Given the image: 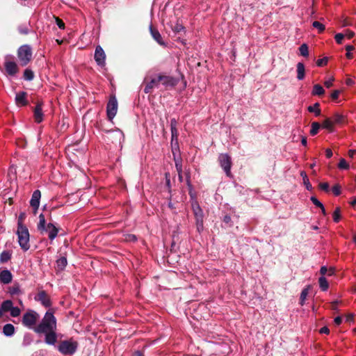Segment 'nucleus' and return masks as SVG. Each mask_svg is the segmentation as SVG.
I'll use <instances>...</instances> for the list:
<instances>
[{
  "instance_id": "nucleus-28",
  "label": "nucleus",
  "mask_w": 356,
  "mask_h": 356,
  "mask_svg": "<svg viewBox=\"0 0 356 356\" xmlns=\"http://www.w3.org/2000/svg\"><path fill=\"white\" fill-rule=\"evenodd\" d=\"M333 125L334 124L332 119L326 118L322 124V127L332 132L333 131Z\"/></svg>"
},
{
  "instance_id": "nucleus-61",
  "label": "nucleus",
  "mask_w": 356,
  "mask_h": 356,
  "mask_svg": "<svg viewBox=\"0 0 356 356\" xmlns=\"http://www.w3.org/2000/svg\"><path fill=\"white\" fill-rule=\"evenodd\" d=\"M348 155L350 157L354 159L356 157V150L355 149H350L348 152Z\"/></svg>"
},
{
  "instance_id": "nucleus-32",
  "label": "nucleus",
  "mask_w": 356,
  "mask_h": 356,
  "mask_svg": "<svg viewBox=\"0 0 356 356\" xmlns=\"http://www.w3.org/2000/svg\"><path fill=\"white\" fill-rule=\"evenodd\" d=\"M47 226L45 218L43 213H40L39 216V222L38 224V229L41 232Z\"/></svg>"
},
{
  "instance_id": "nucleus-14",
  "label": "nucleus",
  "mask_w": 356,
  "mask_h": 356,
  "mask_svg": "<svg viewBox=\"0 0 356 356\" xmlns=\"http://www.w3.org/2000/svg\"><path fill=\"white\" fill-rule=\"evenodd\" d=\"M160 82L159 81L158 75L151 79L150 81L147 82L145 86V93H150L154 88H159L160 86Z\"/></svg>"
},
{
  "instance_id": "nucleus-6",
  "label": "nucleus",
  "mask_w": 356,
  "mask_h": 356,
  "mask_svg": "<svg viewBox=\"0 0 356 356\" xmlns=\"http://www.w3.org/2000/svg\"><path fill=\"white\" fill-rule=\"evenodd\" d=\"M17 57L21 65L26 66L32 58V49L29 44L21 46L17 51Z\"/></svg>"
},
{
  "instance_id": "nucleus-43",
  "label": "nucleus",
  "mask_w": 356,
  "mask_h": 356,
  "mask_svg": "<svg viewBox=\"0 0 356 356\" xmlns=\"http://www.w3.org/2000/svg\"><path fill=\"white\" fill-rule=\"evenodd\" d=\"M328 58L327 57H324L323 58L318 59L316 61V65L318 67H322L325 65L327 63Z\"/></svg>"
},
{
  "instance_id": "nucleus-52",
  "label": "nucleus",
  "mask_w": 356,
  "mask_h": 356,
  "mask_svg": "<svg viewBox=\"0 0 356 356\" xmlns=\"http://www.w3.org/2000/svg\"><path fill=\"white\" fill-rule=\"evenodd\" d=\"M340 94V90H334L332 94H331V98L334 100H336L338 99L339 97V95Z\"/></svg>"
},
{
  "instance_id": "nucleus-40",
  "label": "nucleus",
  "mask_w": 356,
  "mask_h": 356,
  "mask_svg": "<svg viewBox=\"0 0 356 356\" xmlns=\"http://www.w3.org/2000/svg\"><path fill=\"white\" fill-rule=\"evenodd\" d=\"M312 26L313 27L317 29L320 33L323 32L325 29V25L318 21L313 22Z\"/></svg>"
},
{
  "instance_id": "nucleus-34",
  "label": "nucleus",
  "mask_w": 356,
  "mask_h": 356,
  "mask_svg": "<svg viewBox=\"0 0 356 356\" xmlns=\"http://www.w3.org/2000/svg\"><path fill=\"white\" fill-rule=\"evenodd\" d=\"M33 341L32 335L30 333H26L24 335L22 345L23 346H29Z\"/></svg>"
},
{
  "instance_id": "nucleus-38",
  "label": "nucleus",
  "mask_w": 356,
  "mask_h": 356,
  "mask_svg": "<svg viewBox=\"0 0 356 356\" xmlns=\"http://www.w3.org/2000/svg\"><path fill=\"white\" fill-rule=\"evenodd\" d=\"M333 220L339 222L341 219V210L339 207H337L333 213Z\"/></svg>"
},
{
  "instance_id": "nucleus-4",
  "label": "nucleus",
  "mask_w": 356,
  "mask_h": 356,
  "mask_svg": "<svg viewBox=\"0 0 356 356\" xmlns=\"http://www.w3.org/2000/svg\"><path fill=\"white\" fill-rule=\"evenodd\" d=\"M40 318L39 314L33 309H29L22 316V324L29 328L34 330V328L37 326V322Z\"/></svg>"
},
{
  "instance_id": "nucleus-58",
  "label": "nucleus",
  "mask_w": 356,
  "mask_h": 356,
  "mask_svg": "<svg viewBox=\"0 0 356 356\" xmlns=\"http://www.w3.org/2000/svg\"><path fill=\"white\" fill-rule=\"evenodd\" d=\"M334 322L336 325H339L342 322V318L341 316H337L334 318Z\"/></svg>"
},
{
  "instance_id": "nucleus-29",
  "label": "nucleus",
  "mask_w": 356,
  "mask_h": 356,
  "mask_svg": "<svg viewBox=\"0 0 356 356\" xmlns=\"http://www.w3.org/2000/svg\"><path fill=\"white\" fill-rule=\"evenodd\" d=\"M67 264V261L66 257H62L57 259L56 261V265L59 270H63Z\"/></svg>"
},
{
  "instance_id": "nucleus-42",
  "label": "nucleus",
  "mask_w": 356,
  "mask_h": 356,
  "mask_svg": "<svg viewBox=\"0 0 356 356\" xmlns=\"http://www.w3.org/2000/svg\"><path fill=\"white\" fill-rule=\"evenodd\" d=\"M332 193L334 195L338 196L341 194V186L339 184H335L332 188Z\"/></svg>"
},
{
  "instance_id": "nucleus-57",
  "label": "nucleus",
  "mask_w": 356,
  "mask_h": 356,
  "mask_svg": "<svg viewBox=\"0 0 356 356\" xmlns=\"http://www.w3.org/2000/svg\"><path fill=\"white\" fill-rule=\"evenodd\" d=\"M177 121L176 120V119H175V118L171 119V120H170V129H172V128H177Z\"/></svg>"
},
{
  "instance_id": "nucleus-33",
  "label": "nucleus",
  "mask_w": 356,
  "mask_h": 356,
  "mask_svg": "<svg viewBox=\"0 0 356 356\" xmlns=\"http://www.w3.org/2000/svg\"><path fill=\"white\" fill-rule=\"evenodd\" d=\"M300 54L304 57L309 56V48L307 44L304 43L299 47Z\"/></svg>"
},
{
  "instance_id": "nucleus-55",
  "label": "nucleus",
  "mask_w": 356,
  "mask_h": 356,
  "mask_svg": "<svg viewBox=\"0 0 356 356\" xmlns=\"http://www.w3.org/2000/svg\"><path fill=\"white\" fill-rule=\"evenodd\" d=\"M184 29V27L181 25V24H176L175 28H174V31L175 32H180L181 31H183Z\"/></svg>"
},
{
  "instance_id": "nucleus-3",
  "label": "nucleus",
  "mask_w": 356,
  "mask_h": 356,
  "mask_svg": "<svg viewBox=\"0 0 356 356\" xmlns=\"http://www.w3.org/2000/svg\"><path fill=\"white\" fill-rule=\"evenodd\" d=\"M78 348V343L73 339L64 340L60 341L57 348L58 350L64 355H72Z\"/></svg>"
},
{
  "instance_id": "nucleus-41",
  "label": "nucleus",
  "mask_w": 356,
  "mask_h": 356,
  "mask_svg": "<svg viewBox=\"0 0 356 356\" xmlns=\"http://www.w3.org/2000/svg\"><path fill=\"white\" fill-rule=\"evenodd\" d=\"M338 167L341 170H348L349 168V165L344 159H341L339 161Z\"/></svg>"
},
{
  "instance_id": "nucleus-1",
  "label": "nucleus",
  "mask_w": 356,
  "mask_h": 356,
  "mask_svg": "<svg viewBox=\"0 0 356 356\" xmlns=\"http://www.w3.org/2000/svg\"><path fill=\"white\" fill-rule=\"evenodd\" d=\"M57 321L51 309L48 310L44 315L40 322L34 328V332L38 334H44V342L51 346H54L57 341L56 334Z\"/></svg>"
},
{
  "instance_id": "nucleus-18",
  "label": "nucleus",
  "mask_w": 356,
  "mask_h": 356,
  "mask_svg": "<svg viewBox=\"0 0 356 356\" xmlns=\"http://www.w3.org/2000/svg\"><path fill=\"white\" fill-rule=\"evenodd\" d=\"M4 67L8 74L10 76H14L17 72V65L14 61L6 60L4 64Z\"/></svg>"
},
{
  "instance_id": "nucleus-44",
  "label": "nucleus",
  "mask_w": 356,
  "mask_h": 356,
  "mask_svg": "<svg viewBox=\"0 0 356 356\" xmlns=\"http://www.w3.org/2000/svg\"><path fill=\"white\" fill-rule=\"evenodd\" d=\"M354 47L352 45H347L346 47V50L347 51L346 56L348 58H352L353 56L351 51L354 50Z\"/></svg>"
},
{
  "instance_id": "nucleus-49",
  "label": "nucleus",
  "mask_w": 356,
  "mask_h": 356,
  "mask_svg": "<svg viewBox=\"0 0 356 356\" xmlns=\"http://www.w3.org/2000/svg\"><path fill=\"white\" fill-rule=\"evenodd\" d=\"M319 186L321 190L326 191V192L329 191L330 186H329L328 183H327V182L321 183L319 184Z\"/></svg>"
},
{
  "instance_id": "nucleus-11",
  "label": "nucleus",
  "mask_w": 356,
  "mask_h": 356,
  "mask_svg": "<svg viewBox=\"0 0 356 356\" xmlns=\"http://www.w3.org/2000/svg\"><path fill=\"white\" fill-rule=\"evenodd\" d=\"M94 58L98 65H105L106 54L101 46L96 47Z\"/></svg>"
},
{
  "instance_id": "nucleus-39",
  "label": "nucleus",
  "mask_w": 356,
  "mask_h": 356,
  "mask_svg": "<svg viewBox=\"0 0 356 356\" xmlns=\"http://www.w3.org/2000/svg\"><path fill=\"white\" fill-rule=\"evenodd\" d=\"M10 316L12 317H17L21 314V309L17 307L12 306V309L10 311Z\"/></svg>"
},
{
  "instance_id": "nucleus-23",
  "label": "nucleus",
  "mask_w": 356,
  "mask_h": 356,
  "mask_svg": "<svg viewBox=\"0 0 356 356\" xmlns=\"http://www.w3.org/2000/svg\"><path fill=\"white\" fill-rule=\"evenodd\" d=\"M3 333L6 337H11L15 333V327L10 323L6 324L3 327Z\"/></svg>"
},
{
  "instance_id": "nucleus-60",
  "label": "nucleus",
  "mask_w": 356,
  "mask_h": 356,
  "mask_svg": "<svg viewBox=\"0 0 356 356\" xmlns=\"http://www.w3.org/2000/svg\"><path fill=\"white\" fill-rule=\"evenodd\" d=\"M329 332H330V330L326 326L321 327L320 330V333H321V334H329Z\"/></svg>"
},
{
  "instance_id": "nucleus-17",
  "label": "nucleus",
  "mask_w": 356,
  "mask_h": 356,
  "mask_svg": "<svg viewBox=\"0 0 356 356\" xmlns=\"http://www.w3.org/2000/svg\"><path fill=\"white\" fill-rule=\"evenodd\" d=\"M40 198V191L39 190H35V191H33L31 199L30 200V204L35 211L38 210L39 207Z\"/></svg>"
},
{
  "instance_id": "nucleus-47",
  "label": "nucleus",
  "mask_w": 356,
  "mask_h": 356,
  "mask_svg": "<svg viewBox=\"0 0 356 356\" xmlns=\"http://www.w3.org/2000/svg\"><path fill=\"white\" fill-rule=\"evenodd\" d=\"M171 130V136H172V141L174 140H177L178 136V131L177 128H172Z\"/></svg>"
},
{
  "instance_id": "nucleus-24",
  "label": "nucleus",
  "mask_w": 356,
  "mask_h": 356,
  "mask_svg": "<svg viewBox=\"0 0 356 356\" xmlns=\"http://www.w3.org/2000/svg\"><path fill=\"white\" fill-rule=\"evenodd\" d=\"M12 257V252L8 250L3 251L0 254V263L5 264L8 262Z\"/></svg>"
},
{
  "instance_id": "nucleus-27",
  "label": "nucleus",
  "mask_w": 356,
  "mask_h": 356,
  "mask_svg": "<svg viewBox=\"0 0 356 356\" xmlns=\"http://www.w3.org/2000/svg\"><path fill=\"white\" fill-rule=\"evenodd\" d=\"M333 124H342L345 121V117L340 113H335L331 118Z\"/></svg>"
},
{
  "instance_id": "nucleus-62",
  "label": "nucleus",
  "mask_w": 356,
  "mask_h": 356,
  "mask_svg": "<svg viewBox=\"0 0 356 356\" xmlns=\"http://www.w3.org/2000/svg\"><path fill=\"white\" fill-rule=\"evenodd\" d=\"M325 156L328 159H330L332 156V152L330 149H325Z\"/></svg>"
},
{
  "instance_id": "nucleus-46",
  "label": "nucleus",
  "mask_w": 356,
  "mask_h": 356,
  "mask_svg": "<svg viewBox=\"0 0 356 356\" xmlns=\"http://www.w3.org/2000/svg\"><path fill=\"white\" fill-rule=\"evenodd\" d=\"M175 167L178 174H180V172H182V164L181 162L179 159H175Z\"/></svg>"
},
{
  "instance_id": "nucleus-59",
  "label": "nucleus",
  "mask_w": 356,
  "mask_h": 356,
  "mask_svg": "<svg viewBox=\"0 0 356 356\" xmlns=\"http://www.w3.org/2000/svg\"><path fill=\"white\" fill-rule=\"evenodd\" d=\"M320 273L321 274L322 276H324L325 277V275L327 273V268L326 266H321V269H320Z\"/></svg>"
},
{
  "instance_id": "nucleus-8",
  "label": "nucleus",
  "mask_w": 356,
  "mask_h": 356,
  "mask_svg": "<svg viewBox=\"0 0 356 356\" xmlns=\"http://www.w3.org/2000/svg\"><path fill=\"white\" fill-rule=\"evenodd\" d=\"M108 136L107 138L111 140L113 143H118L122 147V143L124 140V135L123 132L119 129L115 130L107 131Z\"/></svg>"
},
{
  "instance_id": "nucleus-13",
  "label": "nucleus",
  "mask_w": 356,
  "mask_h": 356,
  "mask_svg": "<svg viewBox=\"0 0 356 356\" xmlns=\"http://www.w3.org/2000/svg\"><path fill=\"white\" fill-rule=\"evenodd\" d=\"M41 233H48V237L51 241L55 239L58 233V229L52 223H48L47 226L43 229Z\"/></svg>"
},
{
  "instance_id": "nucleus-30",
  "label": "nucleus",
  "mask_w": 356,
  "mask_h": 356,
  "mask_svg": "<svg viewBox=\"0 0 356 356\" xmlns=\"http://www.w3.org/2000/svg\"><path fill=\"white\" fill-rule=\"evenodd\" d=\"M324 92H325V90H324L323 88L319 84H316L313 87L312 94L313 95H321L324 94Z\"/></svg>"
},
{
  "instance_id": "nucleus-45",
  "label": "nucleus",
  "mask_w": 356,
  "mask_h": 356,
  "mask_svg": "<svg viewBox=\"0 0 356 356\" xmlns=\"http://www.w3.org/2000/svg\"><path fill=\"white\" fill-rule=\"evenodd\" d=\"M310 200L312 203L317 207H323V204L315 196H312Z\"/></svg>"
},
{
  "instance_id": "nucleus-56",
  "label": "nucleus",
  "mask_w": 356,
  "mask_h": 356,
  "mask_svg": "<svg viewBox=\"0 0 356 356\" xmlns=\"http://www.w3.org/2000/svg\"><path fill=\"white\" fill-rule=\"evenodd\" d=\"M334 81V79H330L325 81L324 85L326 88H330L332 86V82Z\"/></svg>"
},
{
  "instance_id": "nucleus-64",
  "label": "nucleus",
  "mask_w": 356,
  "mask_h": 356,
  "mask_svg": "<svg viewBox=\"0 0 356 356\" xmlns=\"http://www.w3.org/2000/svg\"><path fill=\"white\" fill-rule=\"evenodd\" d=\"M223 222L226 224H229L231 222V217L228 215H226L223 218Z\"/></svg>"
},
{
  "instance_id": "nucleus-21",
  "label": "nucleus",
  "mask_w": 356,
  "mask_h": 356,
  "mask_svg": "<svg viewBox=\"0 0 356 356\" xmlns=\"http://www.w3.org/2000/svg\"><path fill=\"white\" fill-rule=\"evenodd\" d=\"M8 292L11 296L21 295L23 293L21 286L17 282H15L12 286H9L8 288Z\"/></svg>"
},
{
  "instance_id": "nucleus-9",
  "label": "nucleus",
  "mask_w": 356,
  "mask_h": 356,
  "mask_svg": "<svg viewBox=\"0 0 356 356\" xmlns=\"http://www.w3.org/2000/svg\"><path fill=\"white\" fill-rule=\"evenodd\" d=\"M118 111V101L115 96L111 97L106 106V114L109 120L112 121Z\"/></svg>"
},
{
  "instance_id": "nucleus-51",
  "label": "nucleus",
  "mask_w": 356,
  "mask_h": 356,
  "mask_svg": "<svg viewBox=\"0 0 356 356\" xmlns=\"http://www.w3.org/2000/svg\"><path fill=\"white\" fill-rule=\"evenodd\" d=\"M56 22L57 26L59 27V29H65L64 22L61 19H60L58 17L56 18Z\"/></svg>"
},
{
  "instance_id": "nucleus-31",
  "label": "nucleus",
  "mask_w": 356,
  "mask_h": 356,
  "mask_svg": "<svg viewBox=\"0 0 356 356\" xmlns=\"http://www.w3.org/2000/svg\"><path fill=\"white\" fill-rule=\"evenodd\" d=\"M319 106L320 104L318 103H315L313 106H309L308 107V111L311 113H314L316 116H319L321 115Z\"/></svg>"
},
{
  "instance_id": "nucleus-50",
  "label": "nucleus",
  "mask_w": 356,
  "mask_h": 356,
  "mask_svg": "<svg viewBox=\"0 0 356 356\" xmlns=\"http://www.w3.org/2000/svg\"><path fill=\"white\" fill-rule=\"evenodd\" d=\"M303 183L305 186V188H307V190L308 191H311L312 189V184H310L309 182V178H305V179L303 180Z\"/></svg>"
},
{
  "instance_id": "nucleus-12",
  "label": "nucleus",
  "mask_w": 356,
  "mask_h": 356,
  "mask_svg": "<svg viewBox=\"0 0 356 356\" xmlns=\"http://www.w3.org/2000/svg\"><path fill=\"white\" fill-rule=\"evenodd\" d=\"M159 81L160 84L165 87H173L177 85V81L172 76H166L163 74H158Z\"/></svg>"
},
{
  "instance_id": "nucleus-53",
  "label": "nucleus",
  "mask_w": 356,
  "mask_h": 356,
  "mask_svg": "<svg viewBox=\"0 0 356 356\" xmlns=\"http://www.w3.org/2000/svg\"><path fill=\"white\" fill-rule=\"evenodd\" d=\"M19 31L22 34H28L29 33V29L26 26L19 27Z\"/></svg>"
},
{
  "instance_id": "nucleus-20",
  "label": "nucleus",
  "mask_w": 356,
  "mask_h": 356,
  "mask_svg": "<svg viewBox=\"0 0 356 356\" xmlns=\"http://www.w3.org/2000/svg\"><path fill=\"white\" fill-rule=\"evenodd\" d=\"M34 119L37 123H40L43 120L42 104L39 102L35 106L34 111Z\"/></svg>"
},
{
  "instance_id": "nucleus-10",
  "label": "nucleus",
  "mask_w": 356,
  "mask_h": 356,
  "mask_svg": "<svg viewBox=\"0 0 356 356\" xmlns=\"http://www.w3.org/2000/svg\"><path fill=\"white\" fill-rule=\"evenodd\" d=\"M35 300L40 302L45 307H50L51 306V299L45 291H39L35 296Z\"/></svg>"
},
{
  "instance_id": "nucleus-5",
  "label": "nucleus",
  "mask_w": 356,
  "mask_h": 356,
  "mask_svg": "<svg viewBox=\"0 0 356 356\" xmlns=\"http://www.w3.org/2000/svg\"><path fill=\"white\" fill-rule=\"evenodd\" d=\"M191 206L195 218L197 231L201 233L204 229L203 211L197 201L193 202Z\"/></svg>"
},
{
  "instance_id": "nucleus-54",
  "label": "nucleus",
  "mask_w": 356,
  "mask_h": 356,
  "mask_svg": "<svg viewBox=\"0 0 356 356\" xmlns=\"http://www.w3.org/2000/svg\"><path fill=\"white\" fill-rule=\"evenodd\" d=\"M355 35V33L350 30H346L344 34V37L346 36L348 38L350 39Z\"/></svg>"
},
{
  "instance_id": "nucleus-16",
  "label": "nucleus",
  "mask_w": 356,
  "mask_h": 356,
  "mask_svg": "<svg viewBox=\"0 0 356 356\" xmlns=\"http://www.w3.org/2000/svg\"><path fill=\"white\" fill-rule=\"evenodd\" d=\"M150 33L154 40L161 46L166 47V43L163 40V38L159 31L154 29L152 25L149 26Z\"/></svg>"
},
{
  "instance_id": "nucleus-2",
  "label": "nucleus",
  "mask_w": 356,
  "mask_h": 356,
  "mask_svg": "<svg viewBox=\"0 0 356 356\" xmlns=\"http://www.w3.org/2000/svg\"><path fill=\"white\" fill-rule=\"evenodd\" d=\"M16 234L17 235L18 243L22 250L24 252L29 250L30 248L29 229L20 220L17 223Z\"/></svg>"
},
{
  "instance_id": "nucleus-35",
  "label": "nucleus",
  "mask_w": 356,
  "mask_h": 356,
  "mask_svg": "<svg viewBox=\"0 0 356 356\" xmlns=\"http://www.w3.org/2000/svg\"><path fill=\"white\" fill-rule=\"evenodd\" d=\"M24 79L26 81H31L34 78V73L31 69H26L24 72Z\"/></svg>"
},
{
  "instance_id": "nucleus-22",
  "label": "nucleus",
  "mask_w": 356,
  "mask_h": 356,
  "mask_svg": "<svg viewBox=\"0 0 356 356\" xmlns=\"http://www.w3.org/2000/svg\"><path fill=\"white\" fill-rule=\"evenodd\" d=\"M297 79L298 80H302L305 78V68L302 63L299 62L297 63Z\"/></svg>"
},
{
  "instance_id": "nucleus-26",
  "label": "nucleus",
  "mask_w": 356,
  "mask_h": 356,
  "mask_svg": "<svg viewBox=\"0 0 356 356\" xmlns=\"http://www.w3.org/2000/svg\"><path fill=\"white\" fill-rule=\"evenodd\" d=\"M13 305V303L12 300H4L1 305V309L3 311V312H10L12 309V306Z\"/></svg>"
},
{
  "instance_id": "nucleus-37",
  "label": "nucleus",
  "mask_w": 356,
  "mask_h": 356,
  "mask_svg": "<svg viewBox=\"0 0 356 356\" xmlns=\"http://www.w3.org/2000/svg\"><path fill=\"white\" fill-rule=\"evenodd\" d=\"M308 293H309V288H305L302 289V291H301V293H300V304L301 305H303L305 302V300L307 298V296L308 295Z\"/></svg>"
},
{
  "instance_id": "nucleus-25",
  "label": "nucleus",
  "mask_w": 356,
  "mask_h": 356,
  "mask_svg": "<svg viewBox=\"0 0 356 356\" xmlns=\"http://www.w3.org/2000/svg\"><path fill=\"white\" fill-rule=\"evenodd\" d=\"M319 286L323 291H326L329 288V284L327 280L324 276H321L318 279Z\"/></svg>"
},
{
  "instance_id": "nucleus-7",
  "label": "nucleus",
  "mask_w": 356,
  "mask_h": 356,
  "mask_svg": "<svg viewBox=\"0 0 356 356\" xmlns=\"http://www.w3.org/2000/svg\"><path fill=\"white\" fill-rule=\"evenodd\" d=\"M218 161L221 168L223 169L226 175L229 177L231 175L232 159L227 154H220L218 156Z\"/></svg>"
},
{
  "instance_id": "nucleus-15",
  "label": "nucleus",
  "mask_w": 356,
  "mask_h": 356,
  "mask_svg": "<svg viewBox=\"0 0 356 356\" xmlns=\"http://www.w3.org/2000/svg\"><path fill=\"white\" fill-rule=\"evenodd\" d=\"M26 97L27 93L26 92L22 91L17 92L15 98L16 105L19 107L26 106L28 104Z\"/></svg>"
},
{
  "instance_id": "nucleus-36",
  "label": "nucleus",
  "mask_w": 356,
  "mask_h": 356,
  "mask_svg": "<svg viewBox=\"0 0 356 356\" xmlns=\"http://www.w3.org/2000/svg\"><path fill=\"white\" fill-rule=\"evenodd\" d=\"M321 127V124L317 122H314L312 123V127L310 130V134L312 136H315L318 134V130Z\"/></svg>"
},
{
  "instance_id": "nucleus-19",
  "label": "nucleus",
  "mask_w": 356,
  "mask_h": 356,
  "mask_svg": "<svg viewBox=\"0 0 356 356\" xmlns=\"http://www.w3.org/2000/svg\"><path fill=\"white\" fill-rule=\"evenodd\" d=\"M13 275L11 272L7 269L0 270V282L8 284L12 282Z\"/></svg>"
},
{
  "instance_id": "nucleus-48",
  "label": "nucleus",
  "mask_w": 356,
  "mask_h": 356,
  "mask_svg": "<svg viewBox=\"0 0 356 356\" xmlns=\"http://www.w3.org/2000/svg\"><path fill=\"white\" fill-rule=\"evenodd\" d=\"M343 38H344L343 33H337L334 36L335 40L338 44H341L342 42Z\"/></svg>"
},
{
  "instance_id": "nucleus-63",
  "label": "nucleus",
  "mask_w": 356,
  "mask_h": 356,
  "mask_svg": "<svg viewBox=\"0 0 356 356\" xmlns=\"http://www.w3.org/2000/svg\"><path fill=\"white\" fill-rule=\"evenodd\" d=\"M136 236L134 234H129L127 236V240L130 241H136Z\"/></svg>"
}]
</instances>
